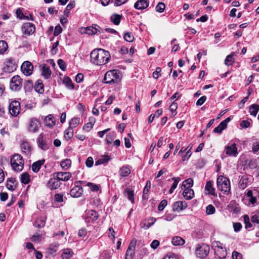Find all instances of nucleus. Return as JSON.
<instances>
[{
    "instance_id": "nucleus-1",
    "label": "nucleus",
    "mask_w": 259,
    "mask_h": 259,
    "mask_svg": "<svg viewBox=\"0 0 259 259\" xmlns=\"http://www.w3.org/2000/svg\"><path fill=\"white\" fill-rule=\"evenodd\" d=\"M91 61L96 65H103L107 64L110 59L109 52L102 49L94 50L90 55Z\"/></svg>"
},
{
    "instance_id": "nucleus-2",
    "label": "nucleus",
    "mask_w": 259,
    "mask_h": 259,
    "mask_svg": "<svg viewBox=\"0 0 259 259\" xmlns=\"http://www.w3.org/2000/svg\"><path fill=\"white\" fill-rule=\"evenodd\" d=\"M211 247L214 251L215 259H226L227 253L222 243L214 241L211 243Z\"/></svg>"
},
{
    "instance_id": "nucleus-3",
    "label": "nucleus",
    "mask_w": 259,
    "mask_h": 259,
    "mask_svg": "<svg viewBox=\"0 0 259 259\" xmlns=\"http://www.w3.org/2000/svg\"><path fill=\"white\" fill-rule=\"evenodd\" d=\"M219 189L224 194H228L231 189L229 179L224 176H220L217 181Z\"/></svg>"
},
{
    "instance_id": "nucleus-4",
    "label": "nucleus",
    "mask_w": 259,
    "mask_h": 259,
    "mask_svg": "<svg viewBox=\"0 0 259 259\" xmlns=\"http://www.w3.org/2000/svg\"><path fill=\"white\" fill-rule=\"evenodd\" d=\"M245 196L248 201V205L254 206L257 203V198H259V187H254L250 190H247Z\"/></svg>"
},
{
    "instance_id": "nucleus-5",
    "label": "nucleus",
    "mask_w": 259,
    "mask_h": 259,
    "mask_svg": "<svg viewBox=\"0 0 259 259\" xmlns=\"http://www.w3.org/2000/svg\"><path fill=\"white\" fill-rule=\"evenodd\" d=\"M119 80V71L116 69L109 70L105 73L103 82L107 84L116 83Z\"/></svg>"
},
{
    "instance_id": "nucleus-6",
    "label": "nucleus",
    "mask_w": 259,
    "mask_h": 259,
    "mask_svg": "<svg viewBox=\"0 0 259 259\" xmlns=\"http://www.w3.org/2000/svg\"><path fill=\"white\" fill-rule=\"evenodd\" d=\"M11 165L13 170L21 171L24 167V160L20 154H15L11 159Z\"/></svg>"
},
{
    "instance_id": "nucleus-7",
    "label": "nucleus",
    "mask_w": 259,
    "mask_h": 259,
    "mask_svg": "<svg viewBox=\"0 0 259 259\" xmlns=\"http://www.w3.org/2000/svg\"><path fill=\"white\" fill-rule=\"evenodd\" d=\"M209 246L206 244H199L195 250L197 257L200 258L206 257L209 253Z\"/></svg>"
},
{
    "instance_id": "nucleus-8",
    "label": "nucleus",
    "mask_w": 259,
    "mask_h": 259,
    "mask_svg": "<svg viewBox=\"0 0 259 259\" xmlns=\"http://www.w3.org/2000/svg\"><path fill=\"white\" fill-rule=\"evenodd\" d=\"M9 112L13 117H17L20 112L21 107L19 101L13 100L9 103Z\"/></svg>"
},
{
    "instance_id": "nucleus-9",
    "label": "nucleus",
    "mask_w": 259,
    "mask_h": 259,
    "mask_svg": "<svg viewBox=\"0 0 259 259\" xmlns=\"http://www.w3.org/2000/svg\"><path fill=\"white\" fill-rule=\"evenodd\" d=\"M85 181H79L76 182L74 184V186L71 189L70 191V195L71 197L74 198H78L80 197L83 192V189L81 186L79 184H81L83 185Z\"/></svg>"
},
{
    "instance_id": "nucleus-10",
    "label": "nucleus",
    "mask_w": 259,
    "mask_h": 259,
    "mask_svg": "<svg viewBox=\"0 0 259 259\" xmlns=\"http://www.w3.org/2000/svg\"><path fill=\"white\" fill-rule=\"evenodd\" d=\"M244 222L245 224V227H252V224H259V213H252L251 214L250 218L247 214L243 216Z\"/></svg>"
},
{
    "instance_id": "nucleus-11",
    "label": "nucleus",
    "mask_w": 259,
    "mask_h": 259,
    "mask_svg": "<svg viewBox=\"0 0 259 259\" xmlns=\"http://www.w3.org/2000/svg\"><path fill=\"white\" fill-rule=\"evenodd\" d=\"M3 70L5 72L11 73L16 70L17 65L14 59L9 58L5 62Z\"/></svg>"
},
{
    "instance_id": "nucleus-12",
    "label": "nucleus",
    "mask_w": 259,
    "mask_h": 259,
    "mask_svg": "<svg viewBox=\"0 0 259 259\" xmlns=\"http://www.w3.org/2000/svg\"><path fill=\"white\" fill-rule=\"evenodd\" d=\"M22 86V79L18 75L13 76L10 81V88L14 91H19Z\"/></svg>"
},
{
    "instance_id": "nucleus-13",
    "label": "nucleus",
    "mask_w": 259,
    "mask_h": 259,
    "mask_svg": "<svg viewBox=\"0 0 259 259\" xmlns=\"http://www.w3.org/2000/svg\"><path fill=\"white\" fill-rule=\"evenodd\" d=\"M253 179L251 176L248 175L242 176L239 182L238 186L241 190L245 189L248 185L252 182Z\"/></svg>"
},
{
    "instance_id": "nucleus-14",
    "label": "nucleus",
    "mask_w": 259,
    "mask_h": 259,
    "mask_svg": "<svg viewBox=\"0 0 259 259\" xmlns=\"http://www.w3.org/2000/svg\"><path fill=\"white\" fill-rule=\"evenodd\" d=\"M21 30L24 34L30 35L35 32V26L31 23H25L21 27Z\"/></svg>"
},
{
    "instance_id": "nucleus-15",
    "label": "nucleus",
    "mask_w": 259,
    "mask_h": 259,
    "mask_svg": "<svg viewBox=\"0 0 259 259\" xmlns=\"http://www.w3.org/2000/svg\"><path fill=\"white\" fill-rule=\"evenodd\" d=\"M21 69L24 75L29 76L32 73L33 66L30 62L26 61L22 63Z\"/></svg>"
},
{
    "instance_id": "nucleus-16",
    "label": "nucleus",
    "mask_w": 259,
    "mask_h": 259,
    "mask_svg": "<svg viewBox=\"0 0 259 259\" xmlns=\"http://www.w3.org/2000/svg\"><path fill=\"white\" fill-rule=\"evenodd\" d=\"M99 215L97 211L94 210H89L85 211L84 220L87 223H91L97 220Z\"/></svg>"
},
{
    "instance_id": "nucleus-17",
    "label": "nucleus",
    "mask_w": 259,
    "mask_h": 259,
    "mask_svg": "<svg viewBox=\"0 0 259 259\" xmlns=\"http://www.w3.org/2000/svg\"><path fill=\"white\" fill-rule=\"evenodd\" d=\"M40 127V122L36 118H31L29 120L28 130L31 133L37 132Z\"/></svg>"
},
{
    "instance_id": "nucleus-18",
    "label": "nucleus",
    "mask_w": 259,
    "mask_h": 259,
    "mask_svg": "<svg viewBox=\"0 0 259 259\" xmlns=\"http://www.w3.org/2000/svg\"><path fill=\"white\" fill-rule=\"evenodd\" d=\"M226 154L229 156H236L238 154L237 148L235 143L228 144L225 149Z\"/></svg>"
},
{
    "instance_id": "nucleus-19",
    "label": "nucleus",
    "mask_w": 259,
    "mask_h": 259,
    "mask_svg": "<svg viewBox=\"0 0 259 259\" xmlns=\"http://www.w3.org/2000/svg\"><path fill=\"white\" fill-rule=\"evenodd\" d=\"M136 241L132 240L127 249L125 259H132L135 253Z\"/></svg>"
},
{
    "instance_id": "nucleus-20",
    "label": "nucleus",
    "mask_w": 259,
    "mask_h": 259,
    "mask_svg": "<svg viewBox=\"0 0 259 259\" xmlns=\"http://www.w3.org/2000/svg\"><path fill=\"white\" fill-rule=\"evenodd\" d=\"M37 145L39 148L43 150H47L49 148L50 144L44 140V134H40L37 139Z\"/></svg>"
},
{
    "instance_id": "nucleus-21",
    "label": "nucleus",
    "mask_w": 259,
    "mask_h": 259,
    "mask_svg": "<svg viewBox=\"0 0 259 259\" xmlns=\"http://www.w3.org/2000/svg\"><path fill=\"white\" fill-rule=\"evenodd\" d=\"M149 0H138L134 4V8L137 10H144L149 5Z\"/></svg>"
},
{
    "instance_id": "nucleus-22",
    "label": "nucleus",
    "mask_w": 259,
    "mask_h": 259,
    "mask_svg": "<svg viewBox=\"0 0 259 259\" xmlns=\"http://www.w3.org/2000/svg\"><path fill=\"white\" fill-rule=\"evenodd\" d=\"M187 203L185 201H178L176 202L173 205V210L180 211L187 207Z\"/></svg>"
},
{
    "instance_id": "nucleus-23",
    "label": "nucleus",
    "mask_w": 259,
    "mask_h": 259,
    "mask_svg": "<svg viewBox=\"0 0 259 259\" xmlns=\"http://www.w3.org/2000/svg\"><path fill=\"white\" fill-rule=\"evenodd\" d=\"M79 31L81 34H87L88 35L95 34L98 32V29L93 27H81Z\"/></svg>"
},
{
    "instance_id": "nucleus-24",
    "label": "nucleus",
    "mask_w": 259,
    "mask_h": 259,
    "mask_svg": "<svg viewBox=\"0 0 259 259\" xmlns=\"http://www.w3.org/2000/svg\"><path fill=\"white\" fill-rule=\"evenodd\" d=\"M61 182L58 180L53 177L50 179L47 183V187L51 189H56L60 187Z\"/></svg>"
},
{
    "instance_id": "nucleus-25",
    "label": "nucleus",
    "mask_w": 259,
    "mask_h": 259,
    "mask_svg": "<svg viewBox=\"0 0 259 259\" xmlns=\"http://www.w3.org/2000/svg\"><path fill=\"white\" fill-rule=\"evenodd\" d=\"M124 195L132 203H135V193L134 190L131 188H126L123 191Z\"/></svg>"
},
{
    "instance_id": "nucleus-26",
    "label": "nucleus",
    "mask_w": 259,
    "mask_h": 259,
    "mask_svg": "<svg viewBox=\"0 0 259 259\" xmlns=\"http://www.w3.org/2000/svg\"><path fill=\"white\" fill-rule=\"evenodd\" d=\"M44 122L46 126L49 127H53L55 124L56 120L52 114H49L45 117L44 120Z\"/></svg>"
},
{
    "instance_id": "nucleus-27",
    "label": "nucleus",
    "mask_w": 259,
    "mask_h": 259,
    "mask_svg": "<svg viewBox=\"0 0 259 259\" xmlns=\"http://www.w3.org/2000/svg\"><path fill=\"white\" fill-rule=\"evenodd\" d=\"M96 122V119L94 117H90L89 118V122L85 124L82 127L83 131L86 132L90 131L93 127Z\"/></svg>"
},
{
    "instance_id": "nucleus-28",
    "label": "nucleus",
    "mask_w": 259,
    "mask_h": 259,
    "mask_svg": "<svg viewBox=\"0 0 259 259\" xmlns=\"http://www.w3.org/2000/svg\"><path fill=\"white\" fill-rule=\"evenodd\" d=\"M184 191L183 195L184 197L187 200H190L194 196V192L193 189L190 188H183Z\"/></svg>"
},
{
    "instance_id": "nucleus-29",
    "label": "nucleus",
    "mask_w": 259,
    "mask_h": 259,
    "mask_svg": "<svg viewBox=\"0 0 259 259\" xmlns=\"http://www.w3.org/2000/svg\"><path fill=\"white\" fill-rule=\"evenodd\" d=\"M131 172V167L129 165L122 166L119 171V175L122 178L127 177Z\"/></svg>"
},
{
    "instance_id": "nucleus-30",
    "label": "nucleus",
    "mask_w": 259,
    "mask_h": 259,
    "mask_svg": "<svg viewBox=\"0 0 259 259\" xmlns=\"http://www.w3.org/2000/svg\"><path fill=\"white\" fill-rule=\"evenodd\" d=\"M22 151L23 153L28 156L30 155L31 148L27 141H23L21 144Z\"/></svg>"
},
{
    "instance_id": "nucleus-31",
    "label": "nucleus",
    "mask_w": 259,
    "mask_h": 259,
    "mask_svg": "<svg viewBox=\"0 0 259 259\" xmlns=\"http://www.w3.org/2000/svg\"><path fill=\"white\" fill-rule=\"evenodd\" d=\"M205 190L207 192L208 194H210L211 195H215V189L213 187V181H208L206 182Z\"/></svg>"
},
{
    "instance_id": "nucleus-32",
    "label": "nucleus",
    "mask_w": 259,
    "mask_h": 259,
    "mask_svg": "<svg viewBox=\"0 0 259 259\" xmlns=\"http://www.w3.org/2000/svg\"><path fill=\"white\" fill-rule=\"evenodd\" d=\"M44 159L39 160L36 162H33L31 166L32 170L34 172H37L39 170L41 166L44 164Z\"/></svg>"
},
{
    "instance_id": "nucleus-33",
    "label": "nucleus",
    "mask_w": 259,
    "mask_h": 259,
    "mask_svg": "<svg viewBox=\"0 0 259 259\" xmlns=\"http://www.w3.org/2000/svg\"><path fill=\"white\" fill-rule=\"evenodd\" d=\"M151 188V182L148 180L147 181L146 185L143 189V194L142 196L143 199L148 200L149 198V192Z\"/></svg>"
},
{
    "instance_id": "nucleus-34",
    "label": "nucleus",
    "mask_w": 259,
    "mask_h": 259,
    "mask_svg": "<svg viewBox=\"0 0 259 259\" xmlns=\"http://www.w3.org/2000/svg\"><path fill=\"white\" fill-rule=\"evenodd\" d=\"M51 74V71L50 67L47 65H44L41 68V75L45 78L48 79Z\"/></svg>"
},
{
    "instance_id": "nucleus-35",
    "label": "nucleus",
    "mask_w": 259,
    "mask_h": 259,
    "mask_svg": "<svg viewBox=\"0 0 259 259\" xmlns=\"http://www.w3.org/2000/svg\"><path fill=\"white\" fill-rule=\"evenodd\" d=\"M122 17L121 15L114 14L110 16V20L114 25H118L119 24Z\"/></svg>"
},
{
    "instance_id": "nucleus-36",
    "label": "nucleus",
    "mask_w": 259,
    "mask_h": 259,
    "mask_svg": "<svg viewBox=\"0 0 259 259\" xmlns=\"http://www.w3.org/2000/svg\"><path fill=\"white\" fill-rule=\"evenodd\" d=\"M34 88L36 92L42 94L44 92L42 81L41 80H37L35 83Z\"/></svg>"
},
{
    "instance_id": "nucleus-37",
    "label": "nucleus",
    "mask_w": 259,
    "mask_h": 259,
    "mask_svg": "<svg viewBox=\"0 0 259 259\" xmlns=\"http://www.w3.org/2000/svg\"><path fill=\"white\" fill-rule=\"evenodd\" d=\"M84 186L89 187L90 190L93 192H97L99 190L100 188V185H97L91 182H87L85 181V183L83 184Z\"/></svg>"
},
{
    "instance_id": "nucleus-38",
    "label": "nucleus",
    "mask_w": 259,
    "mask_h": 259,
    "mask_svg": "<svg viewBox=\"0 0 259 259\" xmlns=\"http://www.w3.org/2000/svg\"><path fill=\"white\" fill-rule=\"evenodd\" d=\"M230 211L238 213L240 211V208L238 204H236L234 202H231L228 205Z\"/></svg>"
},
{
    "instance_id": "nucleus-39",
    "label": "nucleus",
    "mask_w": 259,
    "mask_h": 259,
    "mask_svg": "<svg viewBox=\"0 0 259 259\" xmlns=\"http://www.w3.org/2000/svg\"><path fill=\"white\" fill-rule=\"evenodd\" d=\"M171 242L174 245H182L185 243V240L179 236H175L172 238Z\"/></svg>"
},
{
    "instance_id": "nucleus-40",
    "label": "nucleus",
    "mask_w": 259,
    "mask_h": 259,
    "mask_svg": "<svg viewBox=\"0 0 259 259\" xmlns=\"http://www.w3.org/2000/svg\"><path fill=\"white\" fill-rule=\"evenodd\" d=\"M66 88L70 90H77L78 88V85H77V87H75L71 79L69 77L66 76Z\"/></svg>"
},
{
    "instance_id": "nucleus-41",
    "label": "nucleus",
    "mask_w": 259,
    "mask_h": 259,
    "mask_svg": "<svg viewBox=\"0 0 259 259\" xmlns=\"http://www.w3.org/2000/svg\"><path fill=\"white\" fill-rule=\"evenodd\" d=\"M171 179L174 181V183L169 190V193L170 194H172L174 192V190L177 187L179 182L181 181V178L180 177H174Z\"/></svg>"
},
{
    "instance_id": "nucleus-42",
    "label": "nucleus",
    "mask_w": 259,
    "mask_h": 259,
    "mask_svg": "<svg viewBox=\"0 0 259 259\" xmlns=\"http://www.w3.org/2000/svg\"><path fill=\"white\" fill-rule=\"evenodd\" d=\"M80 119L79 117H73L69 122V127L74 128L80 123Z\"/></svg>"
},
{
    "instance_id": "nucleus-43",
    "label": "nucleus",
    "mask_w": 259,
    "mask_h": 259,
    "mask_svg": "<svg viewBox=\"0 0 259 259\" xmlns=\"http://www.w3.org/2000/svg\"><path fill=\"white\" fill-rule=\"evenodd\" d=\"M16 180L14 178H9L8 179L6 184V187L8 189L11 191H13L15 189V183Z\"/></svg>"
},
{
    "instance_id": "nucleus-44",
    "label": "nucleus",
    "mask_w": 259,
    "mask_h": 259,
    "mask_svg": "<svg viewBox=\"0 0 259 259\" xmlns=\"http://www.w3.org/2000/svg\"><path fill=\"white\" fill-rule=\"evenodd\" d=\"M59 246V244L57 242H54L50 244L48 248L49 253L52 254L55 253L58 250Z\"/></svg>"
},
{
    "instance_id": "nucleus-45",
    "label": "nucleus",
    "mask_w": 259,
    "mask_h": 259,
    "mask_svg": "<svg viewBox=\"0 0 259 259\" xmlns=\"http://www.w3.org/2000/svg\"><path fill=\"white\" fill-rule=\"evenodd\" d=\"M259 110V105L257 104H252L249 108V112L251 115L255 116Z\"/></svg>"
},
{
    "instance_id": "nucleus-46",
    "label": "nucleus",
    "mask_w": 259,
    "mask_h": 259,
    "mask_svg": "<svg viewBox=\"0 0 259 259\" xmlns=\"http://www.w3.org/2000/svg\"><path fill=\"white\" fill-rule=\"evenodd\" d=\"M193 180L191 178H189L185 180L182 185V189L183 188H190L193 186Z\"/></svg>"
},
{
    "instance_id": "nucleus-47",
    "label": "nucleus",
    "mask_w": 259,
    "mask_h": 259,
    "mask_svg": "<svg viewBox=\"0 0 259 259\" xmlns=\"http://www.w3.org/2000/svg\"><path fill=\"white\" fill-rule=\"evenodd\" d=\"M111 158L108 155H104L103 156L102 158L99 159L98 161H96L95 162L96 165H99L101 164H104L107 163L110 160Z\"/></svg>"
},
{
    "instance_id": "nucleus-48",
    "label": "nucleus",
    "mask_w": 259,
    "mask_h": 259,
    "mask_svg": "<svg viewBox=\"0 0 259 259\" xmlns=\"http://www.w3.org/2000/svg\"><path fill=\"white\" fill-rule=\"evenodd\" d=\"M30 176L27 172H24L21 175V182L24 184H27L29 183Z\"/></svg>"
},
{
    "instance_id": "nucleus-49",
    "label": "nucleus",
    "mask_w": 259,
    "mask_h": 259,
    "mask_svg": "<svg viewBox=\"0 0 259 259\" xmlns=\"http://www.w3.org/2000/svg\"><path fill=\"white\" fill-rule=\"evenodd\" d=\"M156 221V219L149 218L145 219L143 222L144 227H150L152 226Z\"/></svg>"
},
{
    "instance_id": "nucleus-50",
    "label": "nucleus",
    "mask_w": 259,
    "mask_h": 259,
    "mask_svg": "<svg viewBox=\"0 0 259 259\" xmlns=\"http://www.w3.org/2000/svg\"><path fill=\"white\" fill-rule=\"evenodd\" d=\"M53 177L58 180L60 182L65 181L64 172H56L54 173Z\"/></svg>"
},
{
    "instance_id": "nucleus-51",
    "label": "nucleus",
    "mask_w": 259,
    "mask_h": 259,
    "mask_svg": "<svg viewBox=\"0 0 259 259\" xmlns=\"http://www.w3.org/2000/svg\"><path fill=\"white\" fill-rule=\"evenodd\" d=\"M8 46L7 43L4 40L0 41V54H4L8 49Z\"/></svg>"
},
{
    "instance_id": "nucleus-52",
    "label": "nucleus",
    "mask_w": 259,
    "mask_h": 259,
    "mask_svg": "<svg viewBox=\"0 0 259 259\" xmlns=\"http://www.w3.org/2000/svg\"><path fill=\"white\" fill-rule=\"evenodd\" d=\"M234 62L233 54H231L227 56L225 60V64L227 66H230L233 64Z\"/></svg>"
},
{
    "instance_id": "nucleus-53",
    "label": "nucleus",
    "mask_w": 259,
    "mask_h": 259,
    "mask_svg": "<svg viewBox=\"0 0 259 259\" xmlns=\"http://www.w3.org/2000/svg\"><path fill=\"white\" fill-rule=\"evenodd\" d=\"M123 38L124 40L127 42H132L134 40V36L132 33L127 32L124 33Z\"/></svg>"
},
{
    "instance_id": "nucleus-54",
    "label": "nucleus",
    "mask_w": 259,
    "mask_h": 259,
    "mask_svg": "<svg viewBox=\"0 0 259 259\" xmlns=\"http://www.w3.org/2000/svg\"><path fill=\"white\" fill-rule=\"evenodd\" d=\"M35 227H44L45 225V219L44 217H40L38 218L35 222Z\"/></svg>"
},
{
    "instance_id": "nucleus-55",
    "label": "nucleus",
    "mask_w": 259,
    "mask_h": 259,
    "mask_svg": "<svg viewBox=\"0 0 259 259\" xmlns=\"http://www.w3.org/2000/svg\"><path fill=\"white\" fill-rule=\"evenodd\" d=\"M165 8V5L163 3L159 2L156 6V11L158 13H162Z\"/></svg>"
},
{
    "instance_id": "nucleus-56",
    "label": "nucleus",
    "mask_w": 259,
    "mask_h": 259,
    "mask_svg": "<svg viewBox=\"0 0 259 259\" xmlns=\"http://www.w3.org/2000/svg\"><path fill=\"white\" fill-rule=\"evenodd\" d=\"M226 127L222 123H220L218 126L213 130V132L215 133L221 134L222 131L224 130Z\"/></svg>"
},
{
    "instance_id": "nucleus-57",
    "label": "nucleus",
    "mask_w": 259,
    "mask_h": 259,
    "mask_svg": "<svg viewBox=\"0 0 259 259\" xmlns=\"http://www.w3.org/2000/svg\"><path fill=\"white\" fill-rule=\"evenodd\" d=\"M33 88V82L31 80H26L24 85V89L25 91H30Z\"/></svg>"
},
{
    "instance_id": "nucleus-58",
    "label": "nucleus",
    "mask_w": 259,
    "mask_h": 259,
    "mask_svg": "<svg viewBox=\"0 0 259 259\" xmlns=\"http://www.w3.org/2000/svg\"><path fill=\"white\" fill-rule=\"evenodd\" d=\"M56 74L58 76V82L59 83L64 84L65 83V76L63 75L62 73L57 71L56 72Z\"/></svg>"
},
{
    "instance_id": "nucleus-59",
    "label": "nucleus",
    "mask_w": 259,
    "mask_h": 259,
    "mask_svg": "<svg viewBox=\"0 0 259 259\" xmlns=\"http://www.w3.org/2000/svg\"><path fill=\"white\" fill-rule=\"evenodd\" d=\"M0 133L2 137L5 139H7L9 138L10 134L8 128H6L5 127L3 128L1 130Z\"/></svg>"
},
{
    "instance_id": "nucleus-60",
    "label": "nucleus",
    "mask_w": 259,
    "mask_h": 259,
    "mask_svg": "<svg viewBox=\"0 0 259 259\" xmlns=\"http://www.w3.org/2000/svg\"><path fill=\"white\" fill-rule=\"evenodd\" d=\"M215 211V207L212 204H209L206 207V212L207 214H212Z\"/></svg>"
},
{
    "instance_id": "nucleus-61",
    "label": "nucleus",
    "mask_w": 259,
    "mask_h": 259,
    "mask_svg": "<svg viewBox=\"0 0 259 259\" xmlns=\"http://www.w3.org/2000/svg\"><path fill=\"white\" fill-rule=\"evenodd\" d=\"M167 202L166 200H162L158 206V209L159 211H162L164 209L165 207L167 205Z\"/></svg>"
},
{
    "instance_id": "nucleus-62",
    "label": "nucleus",
    "mask_w": 259,
    "mask_h": 259,
    "mask_svg": "<svg viewBox=\"0 0 259 259\" xmlns=\"http://www.w3.org/2000/svg\"><path fill=\"white\" fill-rule=\"evenodd\" d=\"M252 150L254 153L259 150V142L255 141L252 143Z\"/></svg>"
},
{
    "instance_id": "nucleus-63",
    "label": "nucleus",
    "mask_w": 259,
    "mask_h": 259,
    "mask_svg": "<svg viewBox=\"0 0 259 259\" xmlns=\"http://www.w3.org/2000/svg\"><path fill=\"white\" fill-rule=\"evenodd\" d=\"M232 258L233 259H242V255L240 253L234 251L232 252Z\"/></svg>"
},
{
    "instance_id": "nucleus-64",
    "label": "nucleus",
    "mask_w": 259,
    "mask_h": 259,
    "mask_svg": "<svg viewBox=\"0 0 259 259\" xmlns=\"http://www.w3.org/2000/svg\"><path fill=\"white\" fill-rule=\"evenodd\" d=\"M163 259H179L177 256L172 253H168L164 257Z\"/></svg>"
}]
</instances>
